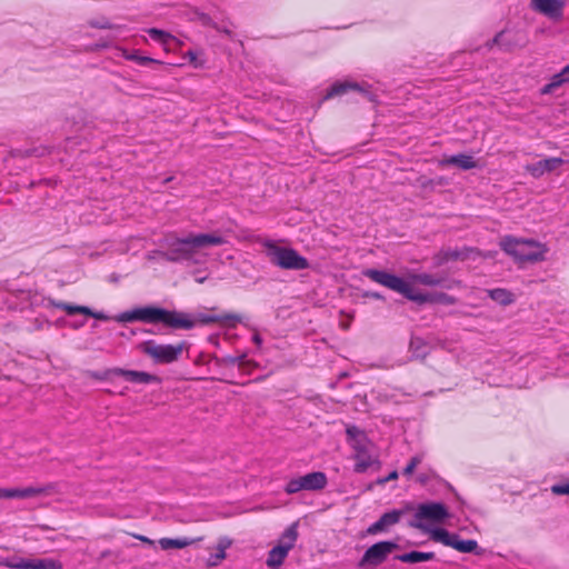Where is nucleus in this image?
<instances>
[{"mask_svg": "<svg viewBox=\"0 0 569 569\" xmlns=\"http://www.w3.org/2000/svg\"><path fill=\"white\" fill-rule=\"evenodd\" d=\"M363 274L370 280L392 290L410 301H413L419 305L423 303H442V305H455L457 302L456 298L449 296L443 292L437 293H428L416 290L411 287L409 281H405L403 278L398 277L396 274L389 273L387 271H381L377 269H367L363 271Z\"/></svg>", "mask_w": 569, "mask_h": 569, "instance_id": "obj_1", "label": "nucleus"}, {"mask_svg": "<svg viewBox=\"0 0 569 569\" xmlns=\"http://www.w3.org/2000/svg\"><path fill=\"white\" fill-rule=\"evenodd\" d=\"M228 240L221 234L213 233H190L187 237L178 238L169 244L167 252H157L160 257L170 262L193 260L194 254L202 248L222 246Z\"/></svg>", "mask_w": 569, "mask_h": 569, "instance_id": "obj_2", "label": "nucleus"}, {"mask_svg": "<svg viewBox=\"0 0 569 569\" xmlns=\"http://www.w3.org/2000/svg\"><path fill=\"white\" fill-rule=\"evenodd\" d=\"M126 321H142L146 323H163L174 329H192L194 322L184 312L169 311L158 307H142L124 312L121 317Z\"/></svg>", "mask_w": 569, "mask_h": 569, "instance_id": "obj_3", "label": "nucleus"}, {"mask_svg": "<svg viewBox=\"0 0 569 569\" xmlns=\"http://www.w3.org/2000/svg\"><path fill=\"white\" fill-rule=\"evenodd\" d=\"M499 246L505 253L518 263L545 261L546 254L549 251L546 243L512 236L502 237Z\"/></svg>", "mask_w": 569, "mask_h": 569, "instance_id": "obj_4", "label": "nucleus"}, {"mask_svg": "<svg viewBox=\"0 0 569 569\" xmlns=\"http://www.w3.org/2000/svg\"><path fill=\"white\" fill-rule=\"evenodd\" d=\"M262 246L271 263L284 270H303L309 268V261L292 248L280 247L271 240Z\"/></svg>", "mask_w": 569, "mask_h": 569, "instance_id": "obj_5", "label": "nucleus"}, {"mask_svg": "<svg viewBox=\"0 0 569 569\" xmlns=\"http://www.w3.org/2000/svg\"><path fill=\"white\" fill-rule=\"evenodd\" d=\"M448 517L449 512L443 503H421L418 506L410 526L428 532L431 536V530H436L437 528H431L427 523H442L443 520Z\"/></svg>", "mask_w": 569, "mask_h": 569, "instance_id": "obj_6", "label": "nucleus"}, {"mask_svg": "<svg viewBox=\"0 0 569 569\" xmlns=\"http://www.w3.org/2000/svg\"><path fill=\"white\" fill-rule=\"evenodd\" d=\"M298 522L291 523L280 536L278 543L268 552L266 565L279 569L298 540Z\"/></svg>", "mask_w": 569, "mask_h": 569, "instance_id": "obj_7", "label": "nucleus"}, {"mask_svg": "<svg viewBox=\"0 0 569 569\" xmlns=\"http://www.w3.org/2000/svg\"><path fill=\"white\" fill-rule=\"evenodd\" d=\"M398 547L397 542L389 540L376 542L365 551L358 562V567L361 569H375L383 563Z\"/></svg>", "mask_w": 569, "mask_h": 569, "instance_id": "obj_8", "label": "nucleus"}, {"mask_svg": "<svg viewBox=\"0 0 569 569\" xmlns=\"http://www.w3.org/2000/svg\"><path fill=\"white\" fill-rule=\"evenodd\" d=\"M328 483L325 472L313 471L305 476L290 479L284 487L288 495H293L299 491H316L323 489Z\"/></svg>", "mask_w": 569, "mask_h": 569, "instance_id": "obj_9", "label": "nucleus"}, {"mask_svg": "<svg viewBox=\"0 0 569 569\" xmlns=\"http://www.w3.org/2000/svg\"><path fill=\"white\" fill-rule=\"evenodd\" d=\"M0 566L10 569H63L62 562L52 558H6L0 560Z\"/></svg>", "mask_w": 569, "mask_h": 569, "instance_id": "obj_10", "label": "nucleus"}, {"mask_svg": "<svg viewBox=\"0 0 569 569\" xmlns=\"http://www.w3.org/2000/svg\"><path fill=\"white\" fill-rule=\"evenodd\" d=\"M183 343L173 345H156L149 341L144 345L143 351L150 356L156 362L170 363L176 361L182 353Z\"/></svg>", "mask_w": 569, "mask_h": 569, "instance_id": "obj_11", "label": "nucleus"}, {"mask_svg": "<svg viewBox=\"0 0 569 569\" xmlns=\"http://www.w3.org/2000/svg\"><path fill=\"white\" fill-rule=\"evenodd\" d=\"M431 539L460 552H472L478 546L476 540H460L457 535H451L446 529L431 530Z\"/></svg>", "mask_w": 569, "mask_h": 569, "instance_id": "obj_12", "label": "nucleus"}, {"mask_svg": "<svg viewBox=\"0 0 569 569\" xmlns=\"http://www.w3.org/2000/svg\"><path fill=\"white\" fill-rule=\"evenodd\" d=\"M369 445L370 442L366 436H361V439H355L351 443V447L355 450V471L357 473H363L369 467L377 462V460L369 453Z\"/></svg>", "mask_w": 569, "mask_h": 569, "instance_id": "obj_13", "label": "nucleus"}, {"mask_svg": "<svg viewBox=\"0 0 569 569\" xmlns=\"http://www.w3.org/2000/svg\"><path fill=\"white\" fill-rule=\"evenodd\" d=\"M530 7L533 11L559 21L563 17L566 0H531Z\"/></svg>", "mask_w": 569, "mask_h": 569, "instance_id": "obj_14", "label": "nucleus"}, {"mask_svg": "<svg viewBox=\"0 0 569 569\" xmlns=\"http://www.w3.org/2000/svg\"><path fill=\"white\" fill-rule=\"evenodd\" d=\"M48 487L0 488V499H28L47 495Z\"/></svg>", "mask_w": 569, "mask_h": 569, "instance_id": "obj_15", "label": "nucleus"}, {"mask_svg": "<svg viewBox=\"0 0 569 569\" xmlns=\"http://www.w3.org/2000/svg\"><path fill=\"white\" fill-rule=\"evenodd\" d=\"M565 160L562 158L552 157L540 160L536 163H530L525 167L526 171L531 174L533 178L538 179L542 177L547 172H551L557 169L559 166L563 164Z\"/></svg>", "mask_w": 569, "mask_h": 569, "instance_id": "obj_16", "label": "nucleus"}, {"mask_svg": "<svg viewBox=\"0 0 569 569\" xmlns=\"http://www.w3.org/2000/svg\"><path fill=\"white\" fill-rule=\"evenodd\" d=\"M111 373L118 377L124 378L129 382L133 383H159L161 380L158 376L144 372V371H136V370H126L121 368H114L111 370Z\"/></svg>", "mask_w": 569, "mask_h": 569, "instance_id": "obj_17", "label": "nucleus"}, {"mask_svg": "<svg viewBox=\"0 0 569 569\" xmlns=\"http://www.w3.org/2000/svg\"><path fill=\"white\" fill-rule=\"evenodd\" d=\"M401 515L402 511L400 510H392L383 513L376 522L368 527L367 533L377 535L379 532L386 531L389 527L400 521Z\"/></svg>", "mask_w": 569, "mask_h": 569, "instance_id": "obj_18", "label": "nucleus"}, {"mask_svg": "<svg viewBox=\"0 0 569 569\" xmlns=\"http://www.w3.org/2000/svg\"><path fill=\"white\" fill-rule=\"evenodd\" d=\"M232 546V540L229 537L219 538L217 546L214 547L216 552L211 553L206 559L207 568H214L222 563V561L227 558V549Z\"/></svg>", "mask_w": 569, "mask_h": 569, "instance_id": "obj_19", "label": "nucleus"}, {"mask_svg": "<svg viewBox=\"0 0 569 569\" xmlns=\"http://www.w3.org/2000/svg\"><path fill=\"white\" fill-rule=\"evenodd\" d=\"M192 321L194 322V325L197 322L202 323V325H209V323H214V322L224 323V322L230 321L231 323H229V327L233 328L236 326V323L242 321V318H241V316L236 315V313H224L221 316L209 315V313H198L196 316V319Z\"/></svg>", "mask_w": 569, "mask_h": 569, "instance_id": "obj_20", "label": "nucleus"}, {"mask_svg": "<svg viewBox=\"0 0 569 569\" xmlns=\"http://www.w3.org/2000/svg\"><path fill=\"white\" fill-rule=\"evenodd\" d=\"M439 166H457L462 170H470L477 167V162L472 156L459 153L453 154L447 159L440 160Z\"/></svg>", "mask_w": 569, "mask_h": 569, "instance_id": "obj_21", "label": "nucleus"}, {"mask_svg": "<svg viewBox=\"0 0 569 569\" xmlns=\"http://www.w3.org/2000/svg\"><path fill=\"white\" fill-rule=\"evenodd\" d=\"M569 82V64L561 69L560 72L553 74L550 81L540 89L541 94H550L556 89Z\"/></svg>", "mask_w": 569, "mask_h": 569, "instance_id": "obj_22", "label": "nucleus"}, {"mask_svg": "<svg viewBox=\"0 0 569 569\" xmlns=\"http://www.w3.org/2000/svg\"><path fill=\"white\" fill-rule=\"evenodd\" d=\"M201 540H202L201 537L194 538V539H190V538H178V539L161 538L159 540V545H160L161 549H163V550H168V549H182V548L191 546L194 542H198V541H201Z\"/></svg>", "mask_w": 569, "mask_h": 569, "instance_id": "obj_23", "label": "nucleus"}, {"mask_svg": "<svg viewBox=\"0 0 569 569\" xmlns=\"http://www.w3.org/2000/svg\"><path fill=\"white\" fill-rule=\"evenodd\" d=\"M405 281H409L410 284L413 283H420L427 287H436L441 284L442 280L440 278H437L430 273H411L408 276L407 279H403ZM413 288V286H411Z\"/></svg>", "mask_w": 569, "mask_h": 569, "instance_id": "obj_24", "label": "nucleus"}, {"mask_svg": "<svg viewBox=\"0 0 569 569\" xmlns=\"http://www.w3.org/2000/svg\"><path fill=\"white\" fill-rule=\"evenodd\" d=\"M435 558L433 552H422V551H410L407 553H402L396 557L397 560L406 563H417L430 561Z\"/></svg>", "mask_w": 569, "mask_h": 569, "instance_id": "obj_25", "label": "nucleus"}, {"mask_svg": "<svg viewBox=\"0 0 569 569\" xmlns=\"http://www.w3.org/2000/svg\"><path fill=\"white\" fill-rule=\"evenodd\" d=\"M349 89H352V90H359L361 91L363 94H367L369 98V93L365 90H362L359 84L357 83H351V82H345V83H335L330 90L327 92V94L325 96V99H330L335 96H340V94H343L346 93Z\"/></svg>", "mask_w": 569, "mask_h": 569, "instance_id": "obj_26", "label": "nucleus"}, {"mask_svg": "<svg viewBox=\"0 0 569 569\" xmlns=\"http://www.w3.org/2000/svg\"><path fill=\"white\" fill-rule=\"evenodd\" d=\"M489 297L502 306L511 305L515 301L513 295L507 289L497 288L488 291Z\"/></svg>", "mask_w": 569, "mask_h": 569, "instance_id": "obj_27", "label": "nucleus"}, {"mask_svg": "<svg viewBox=\"0 0 569 569\" xmlns=\"http://www.w3.org/2000/svg\"><path fill=\"white\" fill-rule=\"evenodd\" d=\"M56 308L64 310L68 315L72 316L76 313H91V309L84 306H73L66 302L54 303Z\"/></svg>", "mask_w": 569, "mask_h": 569, "instance_id": "obj_28", "label": "nucleus"}, {"mask_svg": "<svg viewBox=\"0 0 569 569\" xmlns=\"http://www.w3.org/2000/svg\"><path fill=\"white\" fill-rule=\"evenodd\" d=\"M147 32L152 39L160 41L162 43H167L170 39H173V37L170 33L162 31L160 29L150 28L147 30Z\"/></svg>", "mask_w": 569, "mask_h": 569, "instance_id": "obj_29", "label": "nucleus"}, {"mask_svg": "<svg viewBox=\"0 0 569 569\" xmlns=\"http://www.w3.org/2000/svg\"><path fill=\"white\" fill-rule=\"evenodd\" d=\"M128 60L134 61V62H137L139 64H147V63H158V64H161L162 63L160 60H157V59H153V58H150V57H146V56H140L138 53V51L132 52V54L130 57H128Z\"/></svg>", "mask_w": 569, "mask_h": 569, "instance_id": "obj_30", "label": "nucleus"}, {"mask_svg": "<svg viewBox=\"0 0 569 569\" xmlns=\"http://www.w3.org/2000/svg\"><path fill=\"white\" fill-rule=\"evenodd\" d=\"M421 460L422 459L420 456L412 457L411 460L409 461V463L403 469V473L406 476H410L413 472V470L417 468V466L421 462Z\"/></svg>", "mask_w": 569, "mask_h": 569, "instance_id": "obj_31", "label": "nucleus"}, {"mask_svg": "<svg viewBox=\"0 0 569 569\" xmlns=\"http://www.w3.org/2000/svg\"><path fill=\"white\" fill-rule=\"evenodd\" d=\"M347 435L350 440V445L355 441V439H361V436H366L359 428L352 426L347 428Z\"/></svg>", "mask_w": 569, "mask_h": 569, "instance_id": "obj_32", "label": "nucleus"}, {"mask_svg": "<svg viewBox=\"0 0 569 569\" xmlns=\"http://www.w3.org/2000/svg\"><path fill=\"white\" fill-rule=\"evenodd\" d=\"M551 492L558 496L566 495L569 496V482L567 483H558L551 487Z\"/></svg>", "mask_w": 569, "mask_h": 569, "instance_id": "obj_33", "label": "nucleus"}, {"mask_svg": "<svg viewBox=\"0 0 569 569\" xmlns=\"http://www.w3.org/2000/svg\"><path fill=\"white\" fill-rule=\"evenodd\" d=\"M398 476H399V475H398V471H397V470H393V471H391L387 477L378 479V480H377V482H378L379 485H385V483H387V482H388V481H390V480H396V479H398Z\"/></svg>", "mask_w": 569, "mask_h": 569, "instance_id": "obj_34", "label": "nucleus"}, {"mask_svg": "<svg viewBox=\"0 0 569 569\" xmlns=\"http://www.w3.org/2000/svg\"><path fill=\"white\" fill-rule=\"evenodd\" d=\"M186 57L189 58L190 62L194 66V67H201L202 63H199L198 60H197V53L194 51H191L189 50L187 53H186Z\"/></svg>", "mask_w": 569, "mask_h": 569, "instance_id": "obj_35", "label": "nucleus"}, {"mask_svg": "<svg viewBox=\"0 0 569 569\" xmlns=\"http://www.w3.org/2000/svg\"><path fill=\"white\" fill-rule=\"evenodd\" d=\"M198 19L203 26H210L212 23L210 17L204 13L198 14Z\"/></svg>", "mask_w": 569, "mask_h": 569, "instance_id": "obj_36", "label": "nucleus"}, {"mask_svg": "<svg viewBox=\"0 0 569 569\" xmlns=\"http://www.w3.org/2000/svg\"><path fill=\"white\" fill-rule=\"evenodd\" d=\"M132 537L148 545H153V541L146 536L132 533Z\"/></svg>", "mask_w": 569, "mask_h": 569, "instance_id": "obj_37", "label": "nucleus"}, {"mask_svg": "<svg viewBox=\"0 0 569 569\" xmlns=\"http://www.w3.org/2000/svg\"><path fill=\"white\" fill-rule=\"evenodd\" d=\"M92 27H96V28H100V29H111L112 28V24L109 23L108 21H103L101 23H94L92 22L91 23Z\"/></svg>", "mask_w": 569, "mask_h": 569, "instance_id": "obj_38", "label": "nucleus"}, {"mask_svg": "<svg viewBox=\"0 0 569 569\" xmlns=\"http://www.w3.org/2000/svg\"><path fill=\"white\" fill-rule=\"evenodd\" d=\"M84 315H86V316L93 317V318L99 319V320H106V319H108V317H107V316H104L102 312H93L92 310H91V313H84Z\"/></svg>", "mask_w": 569, "mask_h": 569, "instance_id": "obj_39", "label": "nucleus"}, {"mask_svg": "<svg viewBox=\"0 0 569 569\" xmlns=\"http://www.w3.org/2000/svg\"><path fill=\"white\" fill-rule=\"evenodd\" d=\"M502 33L503 32H499L495 36V38L491 40L490 43H488V48H492L493 44H499L500 43V38L502 37Z\"/></svg>", "mask_w": 569, "mask_h": 569, "instance_id": "obj_40", "label": "nucleus"}, {"mask_svg": "<svg viewBox=\"0 0 569 569\" xmlns=\"http://www.w3.org/2000/svg\"><path fill=\"white\" fill-rule=\"evenodd\" d=\"M252 341L260 347L262 345V338L259 333H254L252 337Z\"/></svg>", "mask_w": 569, "mask_h": 569, "instance_id": "obj_41", "label": "nucleus"}, {"mask_svg": "<svg viewBox=\"0 0 569 569\" xmlns=\"http://www.w3.org/2000/svg\"><path fill=\"white\" fill-rule=\"evenodd\" d=\"M121 56L128 60V57H130L132 53L128 52V50L120 48Z\"/></svg>", "mask_w": 569, "mask_h": 569, "instance_id": "obj_42", "label": "nucleus"}, {"mask_svg": "<svg viewBox=\"0 0 569 569\" xmlns=\"http://www.w3.org/2000/svg\"><path fill=\"white\" fill-rule=\"evenodd\" d=\"M370 296H371L372 298H375V299H381V298H382V296H381V295H379V293H377V292H372V293H370Z\"/></svg>", "mask_w": 569, "mask_h": 569, "instance_id": "obj_43", "label": "nucleus"}, {"mask_svg": "<svg viewBox=\"0 0 569 569\" xmlns=\"http://www.w3.org/2000/svg\"><path fill=\"white\" fill-rule=\"evenodd\" d=\"M206 279H207V277H199V278H196V281L199 283H202V282H204Z\"/></svg>", "mask_w": 569, "mask_h": 569, "instance_id": "obj_44", "label": "nucleus"}, {"mask_svg": "<svg viewBox=\"0 0 569 569\" xmlns=\"http://www.w3.org/2000/svg\"><path fill=\"white\" fill-rule=\"evenodd\" d=\"M41 529H43V530H48V529H49V527H48V526H41Z\"/></svg>", "mask_w": 569, "mask_h": 569, "instance_id": "obj_45", "label": "nucleus"}]
</instances>
